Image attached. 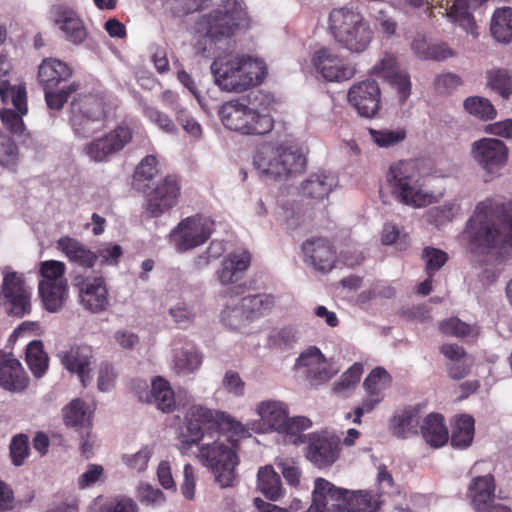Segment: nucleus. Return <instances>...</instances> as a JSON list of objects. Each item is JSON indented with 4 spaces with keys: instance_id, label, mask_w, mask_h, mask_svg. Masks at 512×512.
I'll list each match as a JSON object with an SVG mask.
<instances>
[{
    "instance_id": "obj_7",
    "label": "nucleus",
    "mask_w": 512,
    "mask_h": 512,
    "mask_svg": "<svg viewBox=\"0 0 512 512\" xmlns=\"http://www.w3.org/2000/svg\"><path fill=\"white\" fill-rule=\"evenodd\" d=\"M387 181L392 193L407 205L422 207L432 202V194L422 189L420 174L414 161H399L391 165Z\"/></svg>"
},
{
    "instance_id": "obj_9",
    "label": "nucleus",
    "mask_w": 512,
    "mask_h": 512,
    "mask_svg": "<svg viewBox=\"0 0 512 512\" xmlns=\"http://www.w3.org/2000/svg\"><path fill=\"white\" fill-rule=\"evenodd\" d=\"M106 103L97 94H79L71 102V125L76 136L88 138L103 127Z\"/></svg>"
},
{
    "instance_id": "obj_10",
    "label": "nucleus",
    "mask_w": 512,
    "mask_h": 512,
    "mask_svg": "<svg viewBox=\"0 0 512 512\" xmlns=\"http://www.w3.org/2000/svg\"><path fill=\"white\" fill-rule=\"evenodd\" d=\"M33 289L23 275L8 272L3 276L0 291V306L9 317L23 318L32 312Z\"/></svg>"
},
{
    "instance_id": "obj_50",
    "label": "nucleus",
    "mask_w": 512,
    "mask_h": 512,
    "mask_svg": "<svg viewBox=\"0 0 512 512\" xmlns=\"http://www.w3.org/2000/svg\"><path fill=\"white\" fill-rule=\"evenodd\" d=\"M391 382L389 373L382 367L374 368L363 382V386L367 393L375 395L383 393Z\"/></svg>"
},
{
    "instance_id": "obj_49",
    "label": "nucleus",
    "mask_w": 512,
    "mask_h": 512,
    "mask_svg": "<svg viewBox=\"0 0 512 512\" xmlns=\"http://www.w3.org/2000/svg\"><path fill=\"white\" fill-rule=\"evenodd\" d=\"M222 322L231 329H239L246 325L248 316L241 299L236 304L227 305L221 312Z\"/></svg>"
},
{
    "instance_id": "obj_36",
    "label": "nucleus",
    "mask_w": 512,
    "mask_h": 512,
    "mask_svg": "<svg viewBox=\"0 0 512 512\" xmlns=\"http://www.w3.org/2000/svg\"><path fill=\"white\" fill-rule=\"evenodd\" d=\"M25 361L36 378H41L48 370L49 357L41 340H33L26 346Z\"/></svg>"
},
{
    "instance_id": "obj_26",
    "label": "nucleus",
    "mask_w": 512,
    "mask_h": 512,
    "mask_svg": "<svg viewBox=\"0 0 512 512\" xmlns=\"http://www.w3.org/2000/svg\"><path fill=\"white\" fill-rule=\"evenodd\" d=\"M57 248L71 263L83 268H92L97 262V255L75 238L65 236L57 241Z\"/></svg>"
},
{
    "instance_id": "obj_1",
    "label": "nucleus",
    "mask_w": 512,
    "mask_h": 512,
    "mask_svg": "<svg viewBox=\"0 0 512 512\" xmlns=\"http://www.w3.org/2000/svg\"><path fill=\"white\" fill-rule=\"evenodd\" d=\"M247 433L244 425L229 414L192 405L185 415L180 439L188 447L198 444L205 437L213 439L211 443L201 446L199 458L212 471L220 487L226 488L233 486L236 479L238 442Z\"/></svg>"
},
{
    "instance_id": "obj_17",
    "label": "nucleus",
    "mask_w": 512,
    "mask_h": 512,
    "mask_svg": "<svg viewBox=\"0 0 512 512\" xmlns=\"http://www.w3.org/2000/svg\"><path fill=\"white\" fill-rule=\"evenodd\" d=\"M72 284L78 289L82 305L89 311L97 313L108 306V290L103 277L89 278L75 275Z\"/></svg>"
},
{
    "instance_id": "obj_6",
    "label": "nucleus",
    "mask_w": 512,
    "mask_h": 512,
    "mask_svg": "<svg viewBox=\"0 0 512 512\" xmlns=\"http://www.w3.org/2000/svg\"><path fill=\"white\" fill-rule=\"evenodd\" d=\"M225 128L242 135H265L274 128V119L248 106L243 99H232L222 104L218 111Z\"/></svg>"
},
{
    "instance_id": "obj_56",
    "label": "nucleus",
    "mask_w": 512,
    "mask_h": 512,
    "mask_svg": "<svg viewBox=\"0 0 512 512\" xmlns=\"http://www.w3.org/2000/svg\"><path fill=\"white\" fill-rule=\"evenodd\" d=\"M175 112L176 120L183 129L192 137L199 138L202 134V127L185 108H182L177 102L172 107Z\"/></svg>"
},
{
    "instance_id": "obj_42",
    "label": "nucleus",
    "mask_w": 512,
    "mask_h": 512,
    "mask_svg": "<svg viewBox=\"0 0 512 512\" xmlns=\"http://www.w3.org/2000/svg\"><path fill=\"white\" fill-rule=\"evenodd\" d=\"M63 420L67 426H82L90 430L88 407L82 399H73L63 408Z\"/></svg>"
},
{
    "instance_id": "obj_39",
    "label": "nucleus",
    "mask_w": 512,
    "mask_h": 512,
    "mask_svg": "<svg viewBox=\"0 0 512 512\" xmlns=\"http://www.w3.org/2000/svg\"><path fill=\"white\" fill-rule=\"evenodd\" d=\"M0 98L4 104L11 103L21 114L28 113L25 84L12 85L7 80L0 81Z\"/></svg>"
},
{
    "instance_id": "obj_55",
    "label": "nucleus",
    "mask_w": 512,
    "mask_h": 512,
    "mask_svg": "<svg viewBox=\"0 0 512 512\" xmlns=\"http://www.w3.org/2000/svg\"><path fill=\"white\" fill-rule=\"evenodd\" d=\"M78 88L79 84L73 82L69 84L67 87L62 88L57 92H54L53 90H44L45 101L47 103L48 108L52 110L62 109L70 95L76 92Z\"/></svg>"
},
{
    "instance_id": "obj_21",
    "label": "nucleus",
    "mask_w": 512,
    "mask_h": 512,
    "mask_svg": "<svg viewBox=\"0 0 512 512\" xmlns=\"http://www.w3.org/2000/svg\"><path fill=\"white\" fill-rule=\"evenodd\" d=\"M29 385V378L11 353L0 350V387L9 392H22Z\"/></svg>"
},
{
    "instance_id": "obj_13",
    "label": "nucleus",
    "mask_w": 512,
    "mask_h": 512,
    "mask_svg": "<svg viewBox=\"0 0 512 512\" xmlns=\"http://www.w3.org/2000/svg\"><path fill=\"white\" fill-rule=\"evenodd\" d=\"M331 509L375 512V505L368 493L350 492L322 478V512H330Z\"/></svg>"
},
{
    "instance_id": "obj_41",
    "label": "nucleus",
    "mask_w": 512,
    "mask_h": 512,
    "mask_svg": "<svg viewBox=\"0 0 512 512\" xmlns=\"http://www.w3.org/2000/svg\"><path fill=\"white\" fill-rule=\"evenodd\" d=\"M474 436V419L470 415H461L454 422L451 444L457 448L468 447Z\"/></svg>"
},
{
    "instance_id": "obj_57",
    "label": "nucleus",
    "mask_w": 512,
    "mask_h": 512,
    "mask_svg": "<svg viewBox=\"0 0 512 512\" xmlns=\"http://www.w3.org/2000/svg\"><path fill=\"white\" fill-rule=\"evenodd\" d=\"M29 455V438L25 434H18L10 443V457L15 466H21Z\"/></svg>"
},
{
    "instance_id": "obj_16",
    "label": "nucleus",
    "mask_w": 512,
    "mask_h": 512,
    "mask_svg": "<svg viewBox=\"0 0 512 512\" xmlns=\"http://www.w3.org/2000/svg\"><path fill=\"white\" fill-rule=\"evenodd\" d=\"M474 161L488 174H496L506 163L508 149L496 138H482L472 144Z\"/></svg>"
},
{
    "instance_id": "obj_29",
    "label": "nucleus",
    "mask_w": 512,
    "mask_h": 512,
    "mask_svg": "<svg viewBox=\"0 0 512 512\" xmlns=\"http://www.w3.org/2000/svg\"><path fill=\"white\" fill-rule=\"evenodd\" d=\"M146 401L154 403L163 413H172L176 409L175 393L169 381L156 376L151 382V391Z\"/></svg>"
},
{
    "instance_id": "obj_54",
    "label": "nucleus",
    "mask_w": 512,
    "mask_h": 512,
    "mask_svg": "<svg viewBox=\"0 0 512 512\" xmlns=\"http://www.w3.org/2000/svg\"><path fill=\"white\" fill-rule=\"evenodd\" d=\"M440 330L455 337L476 336L478 334L476 326L469 325L458 318H450L441 322Z\"/></svg>"
},
{
    "instance_id": "obj_52",
    "label": "nucleus",
    "mask_w": 512,
    "mask_h": 512,
    "mask_svg": "<svg viewBox=\"0 0 512 512\" xmlns=\"http://www.w3.org/2000/svg\"><path fill=\"white\" fill-rule=\"evenodd\" d=\"M26 114H21L10 108H3L0 110V119L4 127L13 135L22 136L25 132V124L23 117Z\"/></svg>"
},
{
    "instance_id": "obj_23",
    "label": "nucleus",
    "mask_w": 512,
    "mask_h": 512,
    "mask_svg": "<svg viewBox=\"0 0 512 512\" xmlns=\"http://www.w3.org/2000/svg\"><path fill=\"white\" fill-rule=\"evenodd\" d=\"M72 73L67 63L55 58H45L38 67L37 79L44 90H54L60 83L68 81Z\"/></svg>"
},
{
    "instance_id": "obj_2",
    "label": "nucleus",
    "mask_w": 512,
    "mask_h": 512,
    "mask_svg": "<svg viewBox=\"0 0 512 512\" xmlns=\"http://www.w3.org/2000/svg\"><path fill=\"white\" fill-rule=\"evenodd\" d=\"M472 249L485 255L487 266L499 265L512 255V202L487 198L467 224Z\"/></svg>"
},
{
    "instance_id": "obj_40",
    "label": "nucleus",
    "mask_w": 512,
    "mask_h": 512,
    "mask_svg": "<svg viewBox=\"0 0 512 512\" xmlns=\"http://www.w3.org/2000/svg\"><path fill=\"white\" fill-rule=\"evenodd\" d=\"M20 162V151L16 142L7 134L0 133V168L15 173Z\"/></svg>"
},
{
    "instance_id": "obj_44",
    "label": "nucleus",
    "mask_w": 512,
    "mask_h": 512,
    "mask_svg": "<svg viewBox=\"0 0 512 512\" xmlns=\"http://www.w3.org/2000/svg\"><path fill=\"white\" fill-rule=\"evenodd\" d=\"M464 109L474 117L488 121L496 117V109L492 103L487 99L480 96H471L464 100Z\"/></svg>"
},
{
    "instance_id": "obj_37",
    "label": "nucleus",
    "mask_w": 512,
    "mask_h": 512,
    "mask_svg": "<svg viewBox=\"0 0 512 512\" xmlns=\"http://www.w3.org/2000/svg\"><path fill=\"white\" fill-rule=\"evenodd\" d=\"M257 412L264 422L279 431L288 416V407L281 401L267 400L258 404Z\"/></svg>"
},
{
    "instance_id": "obj_38",
    "label": "nucleus",
    "mask_w": 512,
    "mask_h": 512,
    "mask_svg": "<svg viewBox=\"0 0 512 512\" xmlns=\"http://www.w3.org/2000/svg\"><path fill=\"white\" fill-rule=\"evenodd\" d=\"M490 30L497 41L503 43L512 41V8L496 9L491 19Z\"/></svg>"
},
{
    "instance_id": "obj_46",
    "label": "nucleus",
    "mask_w": 512,
    "mask_h": 512,
    "mask_svg": "<svg viewBox=\"0 0 512 512\" xmlns=\"http://www.w3.org/2000/svg\"><path fill=\"white\" fill-rule=\"evenodd\" d=\"M202 364V356L195 349H183L175 355L174 371L179 375H188Z\"/></svg>"
},
{
    "instance_id": "obj_45",
    "label": "nucleus",
    "mask_w": 512,
    "mask_h": 512,
    "mask_svg": "<svg viewBox=\"0 0 512 512\" xmlns=\"http://www.w3.org/2000/svg\"><path fill=\"white\" fill-rule=\"evenodd\" d=\"M460 206L456 200L445 202L443 205L431 207L427 213V221L436 227L451 222L459 213Z\"/></svg>"
},
{
    "instance_id": "obj_31",
    "label": "nucleus",
    "mask_w": 512,
    "mask_h": 512,
    "mask_svg": "<svg viewBox=\"0 0 512 512\" xmlns=\"http://www.w3.org/2000/svg\"><path fill=\"white\" fill-rule=\"evenodd\" d=\"M295 371L311 385H318L320 379V349L310 346L297 358Z\"/></svg>"
},
{
    "instance_id": "obj_58",
    "label": "nucleus",
    "mask_w": 512,
    "mask_h": 512,
    "mask_svg": "<svg viewBox=\"0 0 512 512\" xmlns=\"http://www.w3.org/2000/svg\"><path fill=\"white\" fill-rule=\"evenodd\" d=\"M143 113L146 118L156 124L164 132L175 133L177 131L176 125L172 119L156 107L145 105L143 107Z\"/></svg>"
},
{
    "instance_id": "obj_12",
    "label": "nucleus",
    "mask_w": 512,
    "mask_h": 512,
    "mask_svg": "<svg viewBox=\"0 0 512 512\" xmlns=\"http://www.w3.org/2000/svg\"><path fill=\"white\" fill-rule=\"evenodd\" d=\"M214 221L201 214L182 219L170 232V240L177 251L186 252L203 245L211 236Z\"/></svg>"
},
{
    "instance_id": "obj_4",
    "label": "nucleus",
    "mask_w": 512,
    "mask_h": 512,
    "mask_svg": "<svg viewBox=\"0 0 512 512\" xmlns=\"http://www.w3.org/2000/svg\"><path fill=\"white\" fill-rule=\"evenodd\" d=\"M327 33L341 47L356 54L366 51L374 38V29L364 14L346 6L329 13Z\"/></svg>"
},
{
    "instance_id": "obj_25",
    "label": "nucleus",
    "mask_w": 512,
    "mask_h": 512,
    "mask_svg": "<svg viewBox=\"0 0 512 512\" xmlns=\"http://www.w3.org/2000/svg\"><path fill=\"white\" fill-rule=\"evenodd\" d=\"M468 497L475 510L484 512L495 503V480L492 474L472 478L468 487Z\"/></svg>"
},
{
    "instance_id": "obj_32",
    "label": "nucleus",
    "mask_w": 512,
    "mask_h": 512,
    "mask_svg": "<svg viewBox=\"0 0 512 512\" xmlns=\"http://www.w3.org/2000/svg\"><path fill=\"white\" fill-rule=\"evenodd\" d=\"M420 423L419 411L416 408H407L396 413L390 422V429L397 438L406 439L418 434Z\"/></svg>"
},
{
    "instance_id": "obj_14",
    "label": "nucleus",
    "mask_w": 512,
    "mask_h": 512,
    "mask_svg": "<svg viewBox=\"0 0 512 512\" xmlns=\"http://www.w3.org/2000/svg\"><path fill=\"white\" fill-rule=\"evenodd\" d=\"M133 139V130L120 124L102 137L93 139L84 147L85 154L95 162L109 161Z\"/></svg>"
},
{
    "instance_id": "obj_24",
    "label": "nucleus",
    "mask_w": 512,
    "mask_h": 512,
    "mask_svg": "<svg viewBox=\"0 0 512 512\" xmlns=\"http://www.w3.org/2000/svg\"><path fill=\"white\" fill-rule=\"evenodd\" d=\"M92 352L87 347L74 346L61 356V363L71 373L77 374L82 385L88 386L91 382Z\"/></svg>"
},
{
    "instance_id": "obj_5",
    "label": "nucleus",
    "mask_w": 512,
    "mask_h": 512,
    "mask_svg": "<svg viewBox=\"0 0 512 512\" xmlns=\"http://www.w3.org/2000/svg\"><path fill=\"white\" fill-rule=\"evenodd\" d=\"M254 164L267 177L284 181L305 171L306 157L296 146L280 144L259 151Z\"/></svg>"
},
{
    "instance_id": "obj_61",
    "label": "nucleus",
    "mask_w": 512,
    "mask_h": 512,
    "mask_svg": "<svg viewBox=\"0 0 512 512\" xmlns=\"http://www.w3.org/2000/svg\"><path fill=\"white\" fill-rule=\"evenodd\" d=\"M423 258L425 260L426 272L430 277L438 271L447 261V255L440 249L426 247L423 250Z\"/></svg>"
},
{
    "instance_id": "obj_33",
    "label": "nucleus",
    "mask_w": 512,
    "mask_h": 512,
    "mask_svg": "<svg viewBox=\"0 0 512 512\" xmlns=\"http://www.w3.org/2000/svg\"><path fill=\"white\" fill-rule=\"evenodd\" d=\"M257 488L271 501H277L284 493L281 478L271 465L259 469Z\"/></svg>"
},
{
    "instance_id": "obj_30",
    "label": "nucleus",
    "mask_w": 512,
    "mask_h": 512,
    "mask_svg": "<svg viewBox=\"0 0 512 512\" xmlns=\"http://www.w3.org/2000/svg\"><path fill=\"white\" fill-rule=\"evenodd\" d=\"M158 165V159L154 155H147L139 162L134 170L132 180L136 190L142 192L162 178Z\"/></svg>"
},
{
    "instance_id": "obj_34",
    "label": "nucleus",
    "mask_w": 512,
    "mask_h": 512,
    "mask_svg": "<svg viewBox=\"0 0 512 512\" xmlns=\"http://www.w3.org/2000/svg\"><path fill=\"white\" fill-rule=\"evenodd\" d=\"M38 291L44 308L49 312H57L66 300L67 283L39 282Z\"/></svg>"
},
{
    "instance_id": "obj_64",
    "label": "nucleus",
    "mask_w": 512,
    "mask_h": 512,
    "mask_svg": "<svg viewBox=\"0 0 512 512\" xmlns=\"http://www.w3.org/2000/svg\"><path fill=\"white\" fill-rule=\"evenodd\" d=\"M97 260L100 259L101 265H117L123 255L122 247L118 244H106L95 252Z\"/></svg>"
},
{
    "instance_id": "obj_59",
    "label": "nucleus",
    "mask_w": 512,
    "mask_h": 512,
    "mask_svg": "<svg viewBox=\"0 0 512 512\" xmlns=\"http://www.w3.org/2000/svg\"><path fill=\"white\" fill-rule=\"evenodd\" d=\"M372 19L375 28L384 35L390 37L396 33L398 27L397 22L387 10L379 9L375 11L372 15Z\"/></svg>"
},
{
    "instance_id": "obj_3",
    "label": "nucleus",
    "mask_w": 512,
    "mask_h": 512,
    "mask_svg": "<svg viewBox=\"0 0 512 512\" xmlns=\"http://www.w3.org/2000/svg\"><path fill=\"white\" fill-rule=\"evenodd\" d=\"M211 71L220 89L236 93L260 85L267 75L262 60L244 55L218 57L211 64Z\"/></svg>"
},
{
    "instance_id": "obj_51",
    "label": "nucleus",
    "mask_w": 512,
    "mask_h": 512,
    "mask_svg": "<svg viewBox=\"0 0 512 512\" xmlns=\"http://www.w3.org/2000/svg\"><path fill=\"white\" fill-rule=\"evenodd\" d=\"M66 266L63 262L57 260H47L40 265V274L42 280L40 282L47 283H67L64 278Z\"/></svg>"
},
{
    "instance_id": "obj_47",
    "label": "nucleus",
    "mask_w": 512,
    "mask_h": 512,
    "mask_svg": "<svg viewBox=\"0 0 512 512\" xmlns=\"http://www.w3.org/2000/svg\"><path fill=\"white\" fill-rule=\"evenodd\" d=\"M341 439L338 435L322 430V466L334 464L341 453Z\"/></svg>"
},
{
    "instance_id": "obj_11",
    "label": "nucleus",
    "mask_w": 512,
    "mask_h": 512,
    "mask_svg": "<svg viewBox=\"0 0 512 512\" xmlns=\"http://www.w3.org/2000/svg\"><path fill=\"white\" fill-rule=\"evenodd\" d=\"M141 193L145 200V215L148 218H159L178 204L181 196L180 180L176 175L168 174Z\"/></svg>"
},
{
    "instance_id": "obj_53",
    "label": "nucleus",
    "mask_w": 512,
    "mask_h": 512,
    "mask_svg": "<svg viewBox=\"0 0 512 512\" xmlns=\"http://www.w3.org/2000/svg\"><path fill=\"white\" fill-rule=\"evenodd\" d=\"M371 139L379 147H390L404 140L406 133L403 129H369Z\"/></svg>"
},
{
    "instance_id": "obj_18",
    "label": "nucleus",
    "mask_w": 512,
    "mask_h": 512,
    "mask_svg": "<svg viewBox=\"0 0 512 512\" xmlns=\"http://www.w3.org/2000/svg\"><path fill=\"white\" fill-rule=\"evenodd\" d=\"M381 91L375 80H365L350 87L347 98L358 114L362 117L372 118L380 109Z\"/></svg>"
},
{
    "instance_id": "obj_8",
    "label": "nucleus",
    "mask_w": 512,
    "mask_h": 512,
    "mask_svg": "<svg viewBox=\"0 0 512 512\" xmlns=\"http://www.w3.org/2000/svg\"><path fill=\"white\" fill-rule=\"evenodd\" d=\"M208 37L218 40L229 38L240 29L250 26V17L242 0H227L217 9L203 16Z\"/></svg>"
},
{
    "instance_id": "obj_43",
    "label": "nucleus",
    "mask_w": 512,
    "mask_h": 512,
    "mask_svg": "<svg viewBox=\"0 0 512 512\" xmlns=\"http://www.w3.org/2000/svg\"><path fill=\"white\" fill-rule=\"evenodd\" d=\"M487 85L502 98L507 99L512 93V74L507 69H492L486 73Z\"/></svg>"
},
{
    "instance_id": "obj_35",
    "label": "nucleus",
    "mask_w": 512,
    "mask_h": 512,
    "mask_svg": "<svg viewBox=\"0 0 512 512\" xmlns=\"http://www.w3.org/2000/svg\"><path fill=\"white\" fill-rule=\"evenodd\" d=\"M241 301L249 321L267 316L275 306V297L267 293L248 295L241 298Z\"/></svg>"
},
{
    "instance_id": "obj_62",
    "label": "nucleus",
    "mask_w": 512,
    "mask_h": 512,
    "mask_svg": "<svg viewBox=\"0 0 512 512\" xmlns=\"http://www.w3.org/2000/svg\"><path fill=\"white\" fill-rule=\"evenodd\" d=\"M152 453V448L145 446L133 455H124L123 461L129 468L141 472L147 468Z\"/></svg>"
},
{
    "instance_id": "obj_28",
    "label": "nucleus",
    "mask_w": 512,
    "mask_h": 512,
    "mask_svg": "<svg viewBox=\"0 0 512 512\" xmlns=\"http://www.w3.org/2000/svg\"><path fill=\"white\" fill-rule=\"evenodd\" d=\"M355 73L352 63L340 56L327 54L322 49V78L329 82H342L351 79Z\"/></svg>"
},
{
    "instance_id": "obj_22",
    "label": "nucleus",
    "mask_w": 512,
    "mask_h": 512,
    "mask_svg": "<svg viewBox=\"0 0 512 512\" xmlns=\"http://www.w3.org/2000/svg\"><path fill=\"white\" fill-rule=\"evenodd\" d=\"M251 265V254L247 250L229 253L217 270V277L222 285H229L241 280Z\"/></svg>"
},
{
    "instance_id": "obj_20",
    "label": "nucleus",
    "mask_w": 512,
    "mask_h": 512,
    "mask_svg": "<svg viewBox=\"0 0 512 512\" xmlns=\"http://www.w3.org/2000/svg\"><path fill=\"white\" fill-rule=\"evenodd\" d=\"M373 72L395 86L400 102L407 100L411 93V82L408 74L398 66L396 57L386 53L373 67Z\"/></svg>"
},
{
    "instance_id": "obj_19",
    "label": "nucleus",
    "mask_w": 512,
    "mask_h": 512,
    "mask_svg": "<svg viewBox=\"0 0 512 512\" xmlns=\"http://www.w3.org/2000/svg\"><path fill=\"white\" fill-rule=\"evenodd\" d=\"M50 13L67 41L79 45L86 40L87 30L75 10L63 4H56L51 7Z\"/></svg>"
},
{
    "instance_id": "obj_48",
    "label": "nucleus",
    "mask_w": 512,
    "mask_h": 512,
    "mask_svg": "<svg viewBox=\"0 0 512 512\" xmlns=\"http://www.w3.org/2000/svg\"><path fill=\"white\" fill-rule=\"evenodd\" d=\"M362 374L363 365L361 363H354L341 375L340 380L334 384L332 388L333 393L346 397L348 392L359 383Z\"/></svg>"
},
{
    "instance_id": "obj_63",
    "label": "nucleus",
    "mask_w": 512,
    "mask_h": 512,
    "mask_svg": "<svg viewBox=\"0 0 512 512\" xmlns=\"http://www.w3.org/2000/svg\"><path fill=\"white\" fill-rule=\"evenodd\" d=\"M98 512H138V507L133 499L120 496L103 504Z\"/></svg>"
},
{
    "instance_id": "obj_15",
    "label": "nucleus",
    "mask_w": 512,
    "mask_h": 512,
    "mask_svg": "<svg viewBox=\"0 0 512 512\" xmlns=\"http://www.w3.org/2000/svg\"><path fill=\"white\" fill-rule=\"evenodd\" d=\"M312 422L309 418L304 416H296L289 418L286 416L283 426L280 427L279 432L286 434L290 437V441L294 444H305L304 453L306 458L318 465L320 463V434L317 432L305 435L301 432L310 428Z\"/></svg>"
},
{
    "instance_id": "obj_60",
    "label": "nucleus",
    "mask_w": 512,
    "mask_h": 512,
    "mask_svg": "<svg viewBox=\"0 0 512 512\" xmlns=\"http://www.w3.org/2000/svg\"><path fill=\"white\" fill-rule=\"evenodd\" d=\"M319 250H320V239L319 238L314 237L311 239H307L302 244V254H303L304 263L316 271L320 270Z\"/></svg>"
},
{
    "instance_id": "obj_27",
    "label": "nucleus",
    "mask_w": 512,
    "mask_h": 512,
    "mask_svg": "<svg viewBox=\"0 0 512 512\" xmlns=\"http://www.w3.org/2000/svg\"><path fill=\"white\" fill-rule=\"evenodd\" d=\"M423 440L432 448H440L449 440L448 428L441 414L430 413L420 424Z\"/></svg>"
}]
</instances>
